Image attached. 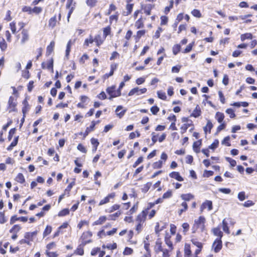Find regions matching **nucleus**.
Wrapping results in <instances>:
<instances>
[{
	"instance_id": "nucleus-1",
	"label": "nucleus",
	"mask_w": 257,
	"mask_h": 257,
	"mask_svg": "<svg viewBox=\"0 0 257 257\" xmlns=\"http://www.w3.org/2000/svg\"><path fill=\"white\" fill-rule=\"evenodd\" d=\"M205 217L202 216L195 219L192 227L193 233H195L197 229H200L201 232H204L205 230Z\"/></svg>"
},
{
	"instance_id": "nucleus-2",
	"label": "nucleus",
	"mask_w": 257,
	"mask_h": 257,
	"mask_svg": "<svg viewBox=\"0 0 257 257\" xmlns=\"http://www.w3.org/2000/svg\"><path fill=\"white\" fill-rule=\"evenodd\" d=\"M92 235V233L90 231H88L83 232L80 238V240L81 242V243H82V245H86L87 243L91 242L92 240L90 238Z\"/></svg>"
},
{
	"instance_id": "nucleus-3",
	"label": "nucleus",
	"mask_w": 257,
	"mask_h": 257,
	"mask_svg": "<svg viewBox=\"0 0 257 257\" xmlns=\"http://www.w3.org/2000/svg\"><path fill=\"white\" fill-rule=\"evenodd\" d=\"M147 89L146 88H140L138 87L134 88L129 92L128 96H133L135 94L137 95H140L142 94L145 93Z\"/></svg>"
},
{
	"instance_id": "nucleus-4",
	"label": "nucleus",
	"mask_w": 257,
	"mask_h": 257,
	"mask_svg": "<svg viewBox=\"0 0 257 257\" xmlns=\"http://www.w3.org/2000/svg\"><path fill=\"white\" fill-rule=\"evenodd\" d=\"M115 86H112L106 89L107 93L109 95H111V97H116L121 95V92H120L119 90H115Z\"/></svg>"
},
{
	"instance_id": "nucleus-5",
	"label": "nucleus",
	"mask_w": 257,
	"mask_h": 257,
	"mask_svg": "<svg viewBox=\"0 0 257 257\" xmlns=\"http://www.w3.org/2000/svg\"><path fill=\"white\" fill-rule=\"evenodd\" d=\"M222 241L220 238H216L212 244V249L214 252H218L222 248Z\"/></svg>"
},
{
	"instance_id": "nucleus-6",
	"label": "nucleus",
	"mask_w": 257,
	"mask_h": 257,
	"mask_svg": "<svg viewBox=\"0 0 257 257\" xmlns=\"http://www.w3.org/2000/svg\"><path fill=\"white\" fill-rule=\"evenodd\" d=\"M154 8V5L151 4L142 5V9L144 11V13L147 15H150L151 12Z\"/></svg>"
},
{
	"instance_id": "nucleus-7",
	"label": "nucleus",
	"mask_w": 257,
	"mask_h": 257,
	"mask_svg": "<svg viewBox=\"0 0 257 257\" xmlns=\"http://www.w3.org/2000/svg\"><path fill=\"white\" fill-rule=\"evenodd\" d=\"M162 243L160 239H158L155 243L154 246V251L156 253L162 252L165 248L162 245Z\"/></svg>"
},
{
	"instance_id": "nucleus-8",
	"label": "nucleus",
	"mask_w": 257,
	"mask_h": 257,
	"mask_svg": "<svg viewBox=\"0 0 257 257\" xmlns=\"http://www.w3.org/2000/svg\"><path fill=\"white\" fill-rule=\"evenodd\" d=\"M206 208H208L209 211L212 209V202L211 201L206 200L204 202H203L200 207L201 211H203V210Z\"/></svg>"
},
{
	"instance_id": "nucleus-9",
	"label": "nucleus",
	"mask_w": 257,
	"mask_h": 257,
	"mask_svg": "<svg viewBox=\"0 0 257 257\" xmlns=\"http://www.w3.org/2000/svg\"><path fill=\"white\" fill-rule=\"evenodd\" d=\"M147 214V210H143L140 214L138 215L137 221H138V222L143 223L146 220Z\"/></svg>"
},
{
	"instance_id": "nucleus-10",
	"label": "nucleus",
	"mask_w": 257,
	"mask_h": 257,
	"mask_svg": "<svg viewBox=\"0 0 257 257\" xmlns=\"http://www.w3.org/2000/svg\"><path fill=\"white\" fill-rule=\"evenodd\" d=\"M20 220L22 222H26L28 220L27 217H18L16 215L13 216L10 220V224H14L16 221Z\"/></svg>"
},
{
	"instance_id": "nucleus-11",
	"label": "nucleus",
	"mask_w": 257,
	"mask_h": 257,
	"mask_svg": "<svg viewBox=\"0 0 257 257\" xmlns=\"http://www.w3.org/2000/svg\"><path fill=\"white\" fill-rule=\"evenodd\" d=\"M8 103L9 111L12 112L15 111V108L16 105V103L15 101V99L13 96H11L9 98Z\"/></svg>"
},
{
	"instance_id": "nucleus-12",
	"label": "nucleus",
	"mask_w": 257,
	"mask_h": 257,
	"mask_svg": "<svg viewBox=\"0 0 257 257\" xmlns=\"http://www.w3.org/2000/svg\"><path fill=\"white\" fill-rule=\"evenodd\" d=\"M169 176L171 178H174L178 181H183V178L180 176V174L178 172H172L169 174Z\"/></svg>"
},
{
	"instance_id": "nucleus-13",
	"label": "nucleus",
	"mask_w": 257,
	"mask_h": 257,
	"mask_svg": "<svg viewBox=\"0 0 257 257\" xmlns=\"http://www.w3.org/2000/svg\"><path fill=\"white\" fill-rule=\"evenodd\" d=\"M22 38L21 39V43L25 44L29 40V34L28 31L24 29L22 32Z\"/></svg>"
},
{
	"instance_id": "nucleus-14",
	"label": "nucleus",
	"mask_w": 257,
	"mask_h": 257,
	"mask_svg": "<svg viewBox=\"0 0 257 257\" xmlns=\"http://www.w3.org/2000/svg\"><path fill=\"white\" fill-rule=\"evenodd\" d=\"M114 196V193H111L108 195L106 197H105L104 199H102L99 203V205H102L109 202V200L110 198H113Z\"/></svg>"
},
{
	"instance_id": "nucleus-15",
	"label": "nucleus",
	"mask_w": 257,
	"mask_h": 257,
	"mask_svg": "<svg viewBox=\"0 0 257 257\" xmlns=\"http://www.w3.org/2000/svg\"><path fill=\"white\" fill-rule=\"evenodd\" d=\"M133 4L127 3L125 7L126 11L123 12V15L127 16L130 15L133 11Z\"/></svg>"
},
{
	"instance_id": "nucleus-16",
	"label": "nucleus",
	"mask_w": 257,
	"mask_h": 257,
	"mask_svg": "<svg viewBox=\"0 0 257 257\" xmlns=\"http://www.w3.org/2000/svg\"><path fill=\"white\" fill-rule=\"evenodd\" d=\"M23 107L22 108V112L24 116H25L26 113L29 111L30 109V106L26 99L23 101Z\"/></svg>"
},
{
	"instance_id": "nucleus-17",
	"label": "nucleus",
	"mask_w": 257,
	"mask_h": 257,
	"mask_svg": "<svg viewBox=\"0 0 257 257\" xmlns=\"http://www.w3.org/2000/svg\"><path fill=\"white\" fill-rule=\"evenodd\" d=\"M123 108V107L121 105H119L117 107L115 112L117 116H118L120 118H121L125 114L126 110L124 109L120 111V112H119V111L121 110Z\"/></svg>"
},
{
	"instance_id": "nucleus-18",
	"label": "nucleus",
	"mask_w": 257,
	"mask_h": 257,
	"mask_svg": "<svg viewBox=\"0 0 257 257\" xmlns=\"http://www.w3.org/2000/svg\"><path fill=\"white\" fill-rule=\"evenodd\" d=\"M85 245H82V243H81L77 247V248H76V249L74 251V253L75 254H78V255H82L84 254V249H83V247L85 246Z\"/></svg>"
},
{
	"instance_id": "nucleus-19",
	"label": "nucleus",
	"mask_w": 257,
	"mask_h": 257,
	"mask_svg": "<svg viewBox=\"0 0 257 257\" xmlns=\"http://www.w3.org/2000/svg\"><path fill=\"white\" fill-rule=\"evenodd\" d=\"M105 39L104 38L102 39L101 37L99 35L96 36L94 39V42L96 43V45L99 47L103 42Z\"/></svg>"
},
{
	"instance_id": "nucleus-20",
	"label": "nucleus",
	"mask_w": 257,
	"mask_h": 257,
	"mask_svg": "<svg viewBox=\"0 0 257 257\" xmlns=\"http://www.w3.org/2000/svg\"><path fill=\"white\" fill-rule=\"evenodd\" d=\"M56 23H57L56 16H54V17L50 18V19L49 20L48 26L49 27L53 29L56 26Z\"/></svg>"
},
{
	"instance_id": "nucleus-21",
	"label": "nucleus",
	"mask_w": 257,
	"mask_h": 257,
	"mask_svg": "<svg viewBox=\"0 0 257 257\" xmlns=\"http://www.w3.org/2000/svg\"><path fill=\"white\" fill-rule=\"evenodd\" d=\"M194 197V196L190 193L183 194L181 195V198L186 201H189L193 199Z\"/></svg>"
},
{
	"instance_id": "nucleus-22",
	"label": "nucleus",
	"mask_w": 257,
	"mask_h": 257,
	"mask_svg": "<svg viewBox=\"0 0 257 257\" xmlns=\"http://www.w3.org/2000/svg\"><path fill=\"white\" fill-rule=\"evenodd\" d=\"M212 232L214 235L217 236L219 237L218 238L221 239L223 235V233L218 227L214 228L212 229Z\"/></svg>"
},
{
	"instance_id": "nucleus-23",
	"label": "nucleus",
	"mask_w": 257,
	"mask_h": 257,
	"mask_svg": "<svg viewBox=\"0 0 257 257\" xmlns=\"http://www.w3.org/2000/svg\"><path fill=\"white\" fill-rule=\"evenodd\" d=\"M45 63H42V67L43 69L47 68L48 69H52V71H53V61L52 59L49 60L48 62H47L46 65L47 66L45 67Z\"/></svg>"
},
{
	"instance_id": "nucleus-24",
	"label": "nucleus",
	"mask_w": 257,
	"mask_h": 257,
	"mask_svg": "<svg viewBox=\"0 0 257 257\" xmlns=\"http://www.w3.org/2000/svg\"><path fill=\"white\" fill-rule=\"evenodd\" d=\"M201 110L198 105H197L195 109L193 110L192 113L191 114V116H193L194 117H197L201 115Z\"/></svg>"
},
{
	"instance_id": "nucleus-25",
	"label": "nucleus",
	"mask_w": 257,
	"mask_h": 257,
	"mask_svg": "<svg viewBox=\"0 0 257 257\" xmlns=\"http://www.w3.org/2000/svg\"><path fill=\"white\" fill-rule=\"evenodd\" d=\"M15 180L21 184L24 183L25 182V179L24 175L22 173H19L15 178Z\"/></svg>"
},
{
	"instance_id": "nucleus-26",
	"label": "nucleus",
	"mask_w": 257,
	"mask_h": 257,
	"mask_svg": "<svg viewBox=\"0 0 257 257\" xmlns=\"http://www.w3.org/2000/svg\"><path fill=\"white\" fill-rule=\"evenodd\" d=\"M106 218L104 216H100L98 220L94 222L92 224L93 225H97L102 224L105 221Z\"/></svg>"
},
{
	"instance_id": "nucleus-27",
	"label": "nucleus",
	"mask_w": 257,
	"mask_h": 257,
	"mask_svg": "<svg viewBox=\"0 0 257 257\" xmlns=\"http://www.w3.org/2000/svg\"><path fill=\"white\" fill-rule=\"evenodd\" d=\"M213 124L211 121L210 120H208L206 125L205 127H204V131L205 132V133H207V132L208 131V132L210 133Z\"/></svg>"
},
{
	"instance_id": "nucleus-28",
	"label": "nucleus",
	"mask_w": 257,
	"mask_h": 257,
	"mask_svg": "<svg viewBox=\"0 0 257 257\" xmlns=\"http://www.w3.org/2000/svg\"><path fill=\"white\" fill-rule=\"evenodd\" d=\"M37 234V231H35L32 232H26L25 234V237L26 239L32 240L33 236H36Z\"/></svg>"
},
{
	"instance_id": "nucleus-29",
	"label": "nucleus",
	"mask_w": 257,
	"mask_h": 257,
	"mask_svg": "<svg viewBox=\"0 0 257 257\" xmlns=\"http://www.w3.org/2000/svg\"><path fill=\"white\" fill-rule=\"evenodd\" d=\"M181 206L182 207V208L178 210V214L180 216L182 214L183 212L186 211L188 209V205L185 202L182 203Z\"/></svg>"
},
{
	"instance_id": "nucleus-30",
	"label": "nucleus",
	"mask_w": 257,
	"mask_h": 257,
	"mask_svg": "<svg viewBox=\"0 0 257 257\" xmlns=\"http://www.w3.org/2000/svg\"><path fill=\"white\" fill-rule=\"evenodd\" d=\"M144 26V22L143 21L142 17H141L139 20H138L135 23V27L137 29H140L143 28Z\"/></svg>"
},
{
	"instance_id": "nucleus-31",
	"label": "nucleus",
	"mask_w": 257,
	"mask_h": 257,
	"mask_svg": "<svg viewBox=\"0 0 257 257\" xmlns=\"http://www.w3.org/2000/svg\"><path fill=\"white\" fill-rule=\"evenodd\" d=\"M55 46V42L54 41L51 42L49 45H48L47 47V52L46 53L47 55H50L53 50L54 47Z\"/></svg>"
},
{
	"instance_id": "nucleus-32",
	"label": "nucleus",
	"mask_w": 257,
	"mask_h": 257,
	"mask_svg": "<svg viewBox=\"0 0 257 257\" xmlns=\"http://www.w3.org/2000/svg\"><path fill=\"white\" fill-rule=\"evenodd\" d=\"M165 227H166V224H164L161 227H160L159 223L158 222H157L156 223V225L155 226V230L156 233L157 234H159L160 232L162 230H163Z\"/></svg>"
},
{
	"instance_id": "nucleus-33",
	"label": "nucleus",
	"mask_w": 257,
	"mask_h": 257,
	"mask_svg": "<svg viewBox=\"0 0 257 257\" xmlns=\"http://www.w3.org/2000/svg\"><path fill=\"white\" fill-rule=\"evenodd\" d=\"M215 118L218 122L221 123L224 118V114L221 112H217L216 113Z\"/></svg>"
},
{
	"instance_id": "nucleus-34",
	"label": "nucleus",
	"mask_w": 257,
	"mask_h": 257,
	"mask_svg": "<svg viewBox=\"0 0 257 257\" xmlns=\"http://www.w3.org/2000/svg\"><path fill=\"white\" fill-rule=\"evenodd\" d=\"M227 224H228V223H227V221H226V219H223L222 221L223 230L226 233L229 234L230 231H229V228L227 226Z\"/></svg>"
},
{
	"instance_id": "nucleus-35",
	"label": "nucleus",
	"mask_w": 257,
	"mask_h": 257,
	"mask_svg": "<svg viewBox=\"0 0 257 257\" xmlns=\"http://www.w3.org/2000/svg\"><path fill=\"white\" fill-rule=\"evenodd\" d=\"M18 142V137H16L13 141L11 143V145L7 148V150L11 151L13 149V147L16 146Z\"/></svg>"
},
{
	"instance_id": "nucleus-36",
	"label": "nucleus",
	"mask_w": 257,
	"mask_h": 257,
	"mask_svg": "<svg viewBox=\"0 0 257 257\" xmlns=\"http://www.w3.org/2000/svg\"><path fill=\"white\" fill-rule=\"evenodd\" d=\"M201 145V140H199L198 141L195 142L193 143V149H194V150L195 152H196V153L199 152V151L197 149L199 148V147Z\"/></svg>"
},
{
	"instance_id": "nucleus-37",
	"label": "nucleus",
	"mask_w": 257,
	"mask_h": 257,
	"mask_svg": "<svg viewBox=\"0 0 257 257\" xmlns=\"http://www.w3.org/2000/svg\"><path fill=\"white\" fill-rule=\"evenodd\" d=\"M181 50V46L179 44L175 45L172 48L174 55H176Z\"/></svg>"
},
{
	"instance_id": "nucleus-38",
	"label": "nucleus",
	"mask_w": 257,
	"mask_h": 257,
	"mask_svg": "<svg viewBox=\"0 0 257 257\" xmlns=\"http://www.w3.org/2000/svg\"><path fill=\"white\" fill-rule=\"evenodd\" d=\"M252 35L250 33H246L242 34L240 36V39L242 41H244L246 39H251Z\"/></svg>"
},
{
	"instance_id": "nucleus-39",
	"label": "nucleus",
	"mask_w": 257,
	"mask_h": 257,
	"mask_svg": "<svg viewBox=\"0 0 257 257\" xmlns=\"http://www.w3.org/2000/svg\"><path fill=\"white\" fill-rule=\"evenodd\" d=\"M74 185V182H72L70 183L68 185L67 188L65 189L64 192H65V193H66L67 194V196H69L70 195V191Z\"/></svg>"
},
{
	"instance_id": "nucleus-40",
	"label": "nucleus",
	"mask_w": 257,
	"mask_h": 257,
	"mask_svg": "<svg viewBox=\"0 0 257 257\" xmlns=\"http://www.w3.org/2000/svg\"><path fill=\"white\" fill-rule=\"evenodd\" d=\"M111 32V28L110 26H107L103 29V37L104 39H105V38L110 34Z\"/></svg>"
},
{
	"instance_id": "nucleus-41",
	"label": "nucleus",
	"mask_w": 257,
	"mask_h": 257,
	"mask_svg": "<svg viewBox=\"0 0 257 257\" xmlns=\"http://www.w3.org/2000/svg\"><path fill=\"white\" fill-rule=\"evenodd\" d=\"M163 164V162L162 160H159L158 162H155L153 164V167L154 169H160L161 168Z\"/></svg>"
},
{
	"instance_id": "nucleus-42",
	"label": "nucleus",
	"mask_w": 257,
	"mask_h": 257,
	"mask_svg": "<svg viewBox=\"0 0 257 257\" xmlns=\"http://www.w3.org/2000/svg\"><path fill=\"white\" fill-rule=\"evenodd\" d=\"M52 231V227L51 226L47 225L43 232V237H45L47 235H49Z\"/></svg>"
},
{
	"instance_id": "nucleus-43",
	"label": "nucleus",
	"mask_w": 257,
	"mask_h": 257,
	"mask_svg": "<svg viewBox=\"0 0 257 257\" xmlns=\"http://www.w3.org/2000/svg\"><path fill=\"white\" fill-rule=\"evenodd\" d=\"M21 227L18 225H15L10 230V232L11 233H17L21 229Z\"/></svg>"
},
{
	"instance_id": "nucleus-44",
	"label": "nucleus",
	"mask_w": 257,
	"mask_h": 257,
	"mask_svg": "<svg viewBox=\"0 0 257 257\" xmlns=\"http://www.w3.org/2000/svg\"><path fill=\"white\" fill-rule=\"evenodd\" d=\"M69 213V210L68 209H64L61 210L58 215L60 217L66 216Z\"/></svg>"
},
{
	"instance_id": "nucleus-45",
	"label": "nucleus",
	"mask_w": 257,
	"mask_h": 257,
	"mask_svg": "<svg viewBox=\"0 0 257 257\" xmlns=\"http://www.w3.org/2000/svg\"><path fill=\"white\" fill-rule=\"evenodd\" d=\"M152 185L151 183L148 182L147 184L144 185L143 187L142 188V191L143 192L146 193L150 188L151 186Z\"/></svg>"
},
{
	"instance_id": "nucleus-46",
	"label": "nucleus",
	"mask_w": 257,
	"mask_h": 257,
	"mask_svg": "<svg viewBox=\"0 0 257 257\" xmlns=\"http://www.w3.org/2000/svg\"><path fill=\"white\" fill-rule=\"evenodd\" d=\"M157 95L158 97L162 100H166L167 98L165 92L162 91H158L157 92Z\"/></svg>"
},
{
	"instance_id": "nucleus-47",
	"label": "nucleus",
	"mask_w": 257,
	"mask_h": 257,
	"mask_svg": "<svg viewBox=\"0 0 257 257\" xmlns=\"http://www.w3.org/2000/svg\"><path fill=\"white\" fill-rule=\"evenodd\" d=\"M237 197H238V199L241 201L244 200L246 198L245 192H244V191L240 192L238 194Z\"/></svg>"
},
{
	"instance_id": "nucleus-48",
	"label": "nucleus",
	"mask_w": 257,
	"mask_h": 257,
	"mask_svg": "<svg viewBox=\"0 0 257 257\" xmlns=\"http://www.w3.org/2000/svg\"><path fill=\"white\" fill-rule=\"evenodd\" d=\"M0 48L3 51H5L7 48V44L4 39H3L2 41L0 42Z\"/></svg>"
},
{
	"instance_id": "nucleus-49",
	"label": "nucleus",
	"mask_w": 257,
	"mask_h": 257,
	"mask_svg": "<svg viewBox=\"0 0 257 257\" xmlns=\"http://www.w3.org/2000/svg\"><path fill=\"white\" fill-rule=\"evenodd\" d=\"M165 240L166 244L168 246L170 250H172L173 248V244L170 239V237H166Z\"/></svg>"
},
{
	"instance_id": "nucleus-50",
	"label": "nucleus",
	"mask_w": 257,
	"mask_h": 257,
	"mask_svg": "<svg viewBox=\"0 0 257 257\" xmlns=\"http://www.w3.org/2000/svg\"><path fill=\"white\" fill-rule=\"evenodd\" d=\"M219 145V141L217 140H215L214 142L209 146V148L212 150H214L217 148Z\"/></svg>"
},
{
	"instance_id": "nucleus-51",
	"label": "nucleus",
	"mask_w": 257,
	"mask_h": 257,
	"mask_svg": "<svg viewBox=\"0 0 257 257\" xmlns=\"http://www.w3.org/2000/svg\"><path fill=\"white\" fill-rule=\"evenodd\" d=\"M97 3V0H87L86 4L90 7H94L95 6Z\"/></svg>"
},
{
	"instance_id": "nucleus-52",
	"label": "nucleus",
	"mask_w": 257,
	"mask_h": 257,
	"mask_svg": "<svg viewBox=\"0 0 257 257\" xmlns=\"http://www.w3.org/2000/svg\"><path fill=\"white\" fill-rule=\"evenodd\" d=\"M133 252V250L132 248L128 247H126L124 248V250L123 252V254L124 255H130L132 254Z\"/></svg>"
},
{
	"instance_id": "nucleus-53",
	"label": "nucleus",
	"mask_w": 257,
	"mask_h": 257,
	"mask_svg": "<svg viewBox=\"0 0 257 257\" xmlns=\"http://www.w3.org/2000/svg\"><path fill=\"white\" fill-rule=\"evenodd\" d=\"M94 42V39H93L91 35H90L89 38L86 39L85 41L84 45L88 46L89 44H92Z\"/></svg>"
},
{
	"instance_id": "nucleus-54",
	"label": "nucleus",
	"mask_w": 257,
	"mask_h": 257,
	"mask_svg": "<svg viewBox=\"0 0 257 257\" xmlns=\"http://www.w3.org/2000/svg\"><path fill=\"white\" fill-rule=\"evenodd\" d=\"M230 140V137L229 136L226 137L224 138L223 141L221 142L222 145H226V146H230L231 145L229 142Z\"/></svg>"
},
{
	"instance_id": "nucleus-55",
	"label": "nucleus",
	"mask_w": 257,
	"mask_h": 257,
	"mask_svg": "<svg viewBox=\"0 0 257 257\" xmlns=\"http://www.w3.org/2000/svg\"><path fill=\"white\" fill-rule=\"evenodd\" d=\"M192 243L196 246L198 248H202V243L197 241L196 239H192L191 240Z\"/></svg>"
},
{
	"instance_id": "nucleus-56",
	"label": "nucleus",
	"mask_w": 257,
	"mask_h": 257,
	"mask_svg": "<svg viewBox=\"0 0 257 257\" xmlns=\"http://www.w3.org/2000/svg\"><path fill=\"white\" fill-rule=\"evenodd\" d=\"M226 160L229 163L231 167H234L236 165V161L230 158L226 157Z\"/></svg>"
},
{
	"instance_id": "nucleus-57",
	"label": "nucleus",
	"mask_w": 257,
	"mask_h": 257,
	"mask_svg": "<svg viewBox=\"0 0 257 257\" xmlns=\"http://www.w3.org/2000/svg\"><path fill=\"white\" fill-rule=\"evenodd\" d=\"M191 13L193 15V16H194L195 17L200 18L201 17V14L200 11L198 10H196V9L193 10L192 11Z\"/></svg>"
},
{
	"instance_id": "nucleus-58",
	"label": "nucleus",
	"mask_w": 257,
	"mask_h": 257,
	"mask_svg": "<svg viewBox=\"0 0 257 257\" xmlns=\"http://www.w3.org/2000/svg\"><path fill=\"white\" fill-rule=\"evenodd\" d=\"M226 112L228 114L231 118H234L235 116V114L233 110L231 108H228L226 110Z\"/></svg>"
},
{
	"instance_id": "nucleus-59",
	"label": "nucleus",
	"mask_w": 257,
	"mask_h": 257,
	"mask_svg": "<svg viewBox=\"0 0 257 257\" xmlns=\"http://www.w3.org/2000/svg\"><path fill=\"white\" fill-rule=\"evenodd\" d=\"M182 226L183 228V233L184 234H186L187 231L189 229V224L188 223H184L182 224Z\"/></svg>"
},
{
	"instance_id": "nucleus-60",
	"label": "nucleus",
	"mask_w": 257,
	"mask_h": 257,
	"mask_svg": "<svg viewBox=\"0 0 257 257\" xmlns=\"http://www.w3.org/2000/svg\"><path fill=\"white\" fill-rule=\"evenodd\" d=\"M143 161V158L142 157H139L138 160L133 164V167L134 168L137 167L140 164L142 163Z\"/></svg>"
},
{
	"instance_id": "nucleus-61",
	"label": "nucleus",
	"mask_w": 257,
	"mask_h": 257,
	"mask_svg": "<svg viewBox=\"0 0 257 257\" xmlns=\"http://www.w3.org/2000/svg\"><path fill=\"white\" fill-rule=\"evenodd\" d=\"M172 191L169 190L163 194L162 198H163V199L169 198L172 196Z\"/></svg>"
},
{
	"instance_id": "nucleus-62",
	"label": "nucleus",
	"mask_w": 257,
	"mask_h": 257,
	"mask_svg": "<svg viewBox=\"0 0 257 257\" xmlns=\"http://www.w3.org/2000/svg\"><path fill=\"white\" fill-rule=\"evenodd\" d=\"M218 95H219V99H220L221 102L222 104H224L225 102V97H224V96L223 95V94L222 92V91H218Z\"/></svg>"
},
{
	"instance_id": "nucleus-63",
	"label": "nucleus",
	"mask_w": 257,
	"mask_h": 257,
	"mask_svg": "<svg viewBox=\"0 0 257 257\" xmlns=\"http://www.w3.org/2000/svg\"><path fill=\"white\" fill-rule=\"evenodd\" d=\"M77 148L79 151H80L82 153H86L87 152L86 149L81 144H78Z\"/></svg>"
},
{
	"instance_id": "nucleus-64",
	"label": "nucleus",
	"mask_w": 257,
	"mask_h": 257,
	"mask_svg": "<svg viewBox=\"0 0 257 257\" xmlns=\"http://www.w3.org/2000/svg\"><path fill=\"white\" fill-rule=\"evenodd\" d=\"M171 250H170V249H166L165 248L162 251V257H169L170 256L169 255V251Z\"/></svg>"
}]
</instances>
